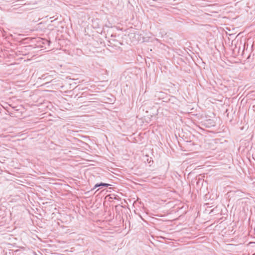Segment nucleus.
<instances>
[{
  "mask_svg": "<svg viewBox=\"0 0 255 255\" xmlns=\"http://www.w3.org/2000/svg\"><path fill=\"white\" fill-rule=\"evenodd\" d=\"M160 239H164V238H163L162 237H161V236H160Z\"/></svg>",
  "mask_w": 255,
  "mask_h": 255,
  "instance_id": "nucleus-3",
  "label": "nucleus"
},
{
  "mask_svg": "<svg viewBox=\"0 0 255 255\" xmlns=\"http://www.w3.org/2000/svg\"><path fill=\"white\" fill-rule=\"evenodd\" d=\"M161 44H162L161 43H160V46H161ZM161 48V47H160V48Z\"/></svg>",
  "mask_w": 255,
  "mask_h": 255,
  "instance_id": "nucleus-4",
  "label": "nucleus"
},
{
  "mask_svg": "<svg viewBox=\"0 0 255 255\" xmlns=\"http://www.w3.org/2000/svg\"><path fill=\"white\" fill-rule=\"evenodd\" d=\"M110 185V184H107V183H101V184H97L95 185V188H97L98 187H99V186H105V187H108Z\"/></svg>",
  "mask_w": 255,
  "mask_h": 255,
  "instance_id": "nucleus-1",
  "label": "nucleus"
},
{
  "mask_svg": "<svg viewBox=\"0 0 255 255\" xmlns=\"http://www.w3.org/2000/svg\"><path fill=\"white\" fill-rule=\"evenodd\" d=\"M164 93L162 92H160V100L161 99H163L164 98Z\"/></svg>",
  "mask_w": 255,
  "mask_h": 255,
  "instance_id": "nucleus-2",
  "label": "nucleus"
}]
</instances>
